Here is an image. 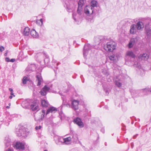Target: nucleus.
Wrapping results in <instances>:
<instances>
[{
	"label": "nucleus",
	"mask_w": 151,
	"mask_h": 151,
	"mask_svg": "<svg viewBox=\"0 0 151 151\" xmlns=\"http://www.w3.org/2000/svg\"><path fill=\"white\" fill-rule=\"evenodd\" d=\"M115 43L113 41L108 42L104 46V49L107 51L112 52L115 49Z\"/></svg>",
	"instance_id": "nucleus-1"
},
{
	"label": "nucleus",
	"mask_w": 151,
	"mask_h": 151,
	"mask_svg": "<svg viewBox=\"0 0 151 151\" xmlns=\"http://www.w3.org/2000/svg\"><path fill=\"white\" fill-rule=\"evenodd\" d=\"M26 130L25 128L23 127H20L19 129H17L16 132L17 136L25 137L27 135V133Z\"/></svg>",
	"instance_id": "nucleus-2"
},
{
	"label": "nucleus",
	"mask_w": 151,
	"mask_h": 151,
	"mask_svg": "<svg viewBox=\"0 0 151 151\" xmlns=\"http://www.w3.org/2000/svg\"><path fill=\"white\" fill-rule=\"evenodd\" d=\"M79 102L77 100H73L71 102V105H70L69 104H64L63 102V105L67 106H68L70 107L73 110H76L78 109V105Z\"/></svg>",
	"instance_id": "nucleus-3"
},
{
	"label": "nucleus",
	"mask_w": 151,
	"mask_h": 151,
	"mask_svg": "<svg viewBox=\"0 0 151 151\" xmlns=\"http://www.w3.org/2000/svg\"><path fill=\"white\" fill-rule=\"evenodd\" d=\"M24 144V143L17 142L13 145V147L17 150H23L25 149Z\"/></svg>",
	"instance_id": "nucleus-4"
},
{
	"label": "nucleus",
	"mask_w": 151,
	"mask_h": 151,
	"mask_svg": "<svg viewBox=\"0 0 151 151\" xmlns=\"http://www.w3.org/2000/svg\"><path fill=\"white\" fill-rule=\"evenodd\" d=\"M91 48V46L90 44H87L85 45L83 50V54L85 58H86L88 54V51Z\"/></svg>",
	"instance_id": "nucleus-5"
},
{
	"label": "nucleus",
	"mask_w": 151,
	"mask_h": 151,
	"mask_svg": "<svg viewBox=\"0 0 151 151\" xmlns=\"http://www.w3.org/2000/svg\"><path fill=\"white\" fill-rule=\"evenodd\" d=\"M93 9L91 6H86L84 9L85 13L88 16L93 14Z\"/></svg>",
	"instance_id": "nucleus-6"
},
{
	"label": "nucleus",
	"mask_w": 151,
	"mask_h": 151,
	"mask_svg": "<svg viewBox=\"0 0 151 151\" xmlns=\"http://www.w3.org/2000/svg\"><path fill=\"white\" fill-rule=\"evenodd\" d=\"M84 2L83 0H80L78 2V7L77 9L78 14L80 15L82 14V7L83 5Z\"/></svg>",
	"instance_id": "nucleus-7"
},
{
	"label": "nucleus",
	"mask_w": 151,
	"mask_h": 151,
	"mask_svg": "<svg viewBox=\"0 0 151 151\" xmlns=\"http://www.w3.org/2000/svg\"><path fill=\"white\" fill-rule=\"evenodd\" d=\"M32 102V101L29 99H26L23 101L22 103V107L26 109L30 105V102Z\"/></svg>",
	"instance_id": "nucleus-8"
},
{
	"label": "nucleus",
	"mask_w": 151,
	"mask_h": 151,
	"mask_svg": "<svg viewBox=\"0 0 151 151\" xmlns=\"http://www.w3.org/2000/svg\"><path fill=\"white\" fill-rule=\"evenodd\" d=\"M74 123L77 124L80 127L82 128L83 127L84 125L83 122H82L81 119L77 117L74 119L73 120Z\"/></svg>",
	"instance_id": "nucleus-9"
},
{
	"label": "nucleus",
	"mask_w": 151,
	"mask_h": 151,
	"mask_svg": "<svg viewBox=\"0 0 151 151\" xmlns=\"http://www.w3.org/2000/svg\"><path fill=\"white\" fill-rule=\"evenodd\" d=\"M119 55L117 54H112L109 56V59L114 62H116L118 60Z\"/></svg>",
	"instance_id": "nucleus-10"
},
{
	"label": "nucleus",
	"mask_w": 151,
	"mask_h": 151,
	"mask_svg": "<svg viewBox=\"0 0 151 151\" xmlns=\"http://www.w3.org/2000/svg\"><path fill=\"white\" fill-rule=\"evenodd\" d=\"M36 81L37 82V85H41L43 84V80L41 75L40 74H37L36 76Z\"/></svg>",
	"instance_id": "nucleus-11"
},
{
	"label": "nucleus",
	"mask_w": 151,
	"mask_h": 151,
	"mask_svg": "<svg viewBox=\"0 0 151 151\" xmlns=\"http://www.w3.org/2000/svg\"><path fill=\"white\" fill-rule=\"evenodd\" d=\"M54 139L56 144L57 145H60L63 143L64 138L58 137H55Z\"/></svg>",
	"instance_id": "nucleus-12"
},
{
	"label": "nucleus",
	"mask_w": 151,
	"mask_h": 151,
	"mask_svg": "<svg viewBox=\"0 0 151 151\" xmlns=\"http://www.w3.org/2000/svg\"><path fill=\"white\" fill-rule=\"evenodd\" d=\"M149 57V55L146 53L140 54L139 57V59L141 60H147Z\"/></svg>",
	"instance_id": "nucleus-13"
},
{
	"label": "nucleus",
	"mask_w": 151,
	"mask_h": 151,
	"mask_svg": "<svg viewBox=\"0 0 151 151\" xmlns=\"http://www.w3.org/2000/svg\"><path fill=\"white\" fill-rule=\"evenodd\" d=\"M36 66L35 64H31L28 65L26 68V70L27 71H34L36 69Z\"/></svg>",
	"instance_id": "nucleus-14"
},
{
	"label": "nucleus",
	"mask_w": 151,
	"mask_h": 151,
	"mask_svg": "<svg viewBox=\"0 0 151 151\" xmlns=\"http://www.w3.org/2000/svg\"><path fill=\"white\" fill-rule=\"evenodd\" d=\"M70 133L72 134V137L71 138L74 142H77L78 139V136L77 134L72 130H71Z\"/></svg>",
	"instance_id": "nucleus-15"
},
{
	"label": "nucleus",
	"mask_w": 151,
	"mask_h": 151,
	"mask_svg": "<svg viewBox=\"0 0 151 151\" xmlns=\"http://www.w3.org/2000/svg\"><path fill=\"white\" fill-rule=\"evenodd\" d=\"M45 110H42V112L40 113V116L39 117V118H37L36 117L35 118V119L36 121H39L40 122L41 120H42L45 117Z\"/></svg>",
	"instance_id": "nucleus-16"
},
{
	"label": "nucleus",
	"mask_w": 151,
	"mask_h": 151,
	"mask_svg": "<svg viewBox=\"0 0 151 151\" xmlns=\"http://www.w3.org/2000/svg\"><path fill=\"white\" fill-rule=\"evenodd\" d=\"M47 86H45L41 90L40 93L43 96L45 95L47 92L49 90L50 88Z\"/></svg>",
	"instance_id": "nucleus-17"
},
{
	"label": "nucleus",
	"mask_w": 151,
	"mask_h": 151,
	"mask_svg": "<svg viewBox=\"0 0 151 151\" xmlns=\"http://www.w3.org/2000/svg\"><path fill=\"white\" fill-rule=\"evenodd\" d=\"M4 143L5 147H8L10 146L12 142H11L10 139L8 137H6L5 138Z\"/></svg>",
	"instance_id": "nucleus-18"
},
{
	"label": "nucleus",
	"mask_w": 151,
	"mask_h": 151,
	"mask_svg": "<svg viewBox=\"0 0 151 151\" xmlns=\"http://www.w3.org/2000/svg\"><path fill=\"white\" fill-rule=\"evenodd\" d=\"M30 106L32 109L34 111H38L39 109L38 104L36 102H33L30 105Z\"/></svg>",
	"instance_id": "nucleus-19"
},
{
	"label": "nucleus",
	"mask_w": 151,
	"mask_h": 151,
	"mask_svg": "<svg viewBox=\"0 0 151 151\" xmlns=\"http://www.w3.org/2000/svg\"><path fill=\"white\" fill-rule=\"evenodd\" d=\"M57 111V109L56 108L53 106L50 107L47 110L45 115L46 116L50 113H55Z\"/></svg>",
	"instance_id": "nucleus-20"
},
{
	"label": "nucleus",
	"mask_w": 151,
	"mask_h": 151,
	"mask_svg": "<svg viewBox=\"0 0 151 151\" xmlns=\"http://www.w3.org/2000/svg\"><path fill=\"white\" fill-rule=\"evenodd\" d=\"M137 29L141 30L144 27V25L143 23L141 21H139L135 25Z\"/></svg>",
	"instance_id": "nucleus-21"
},
{
	"label": "nucleus",
	"mask_w": 151,
	"mask_h": 151,
	"mask_svg": "<svg viewBox=\"0 0 151 151\" xmlns=\"http://www.w3.org/2000/svg\"><path fill=\"white\" fill-rule=\"evenodd\" d=\"M30 35L34 38H37L38 37V33L34 29H32L30 32Z\"/></svg>",
	"instance_id": "nucleus-22"
},
{
	"label": "nucleus",
	"mask_w": 151,
	"mask_h": 151,
	"mask_svg": "<svg viewBox=\"0 0 151 151\" xmlns=\"http://www.w3.org/2000/svg\"><path fill=\"white\" fill-rule=\"evenodd\" d=\"M109 86H103L104 90L105 92L106 95H108L110 91L111 88Z\"/></svg>",
	"instance_id": "nucleus-23"
},
{
	"label": "nucleus",
	"mask_w": 151,
	"mask_h": 151,
	"mask_svg": "<svg viewBox=\"0 0 151 151\" xmlns=\"http://www.w3.org/2000/svg\"><path fill=\"white\" fill-rule=\"evenodd\" d=\"M136 28V26L135 24H133L132 25L131 27L130 30V33L131 34H134L136 33L137 32V29Z\"/></svg>",
	"instance_id": "nucleus-24"
},
{
	"label": "nucleus",
	"mask_w": 151,
	"mask_h": 151,
	"mask_svg": "<svg viewBox=\"0 0 151 151\" xmlns=\"http://www.w3.org/2000/svg\"><path fill=\"white\" fill-rule=\"evenodd\" d=\"M29 34V29L28 27H25L23 32L24 35L25 36H28Z\"/></svg>",
	"instance_id": "nucleus-25"
},
{
	"label": "nucleus",
	"mask_w": 151,
	"mask_h": 151,
	"mask_svg": "<svg viewBox=\"0 0 151 151\" xmlns=\"http://www.w3.org/2000/svg\"><path fill=\"white\" fill-rule=\"evenodd\" d=\"M73 18L75 22H79L80 20V18L78 17V15L76 13H73Z\"/></svg>",
	"instance_id": "nucleus-26"
},
{
	"label": "nucleus",
	"mask_w": 151,
	"mask_h": 151,
	"mask_svg": "<svg viewBox=\"0 0 151 151\" xmlns=\"http://www.w3.org/2000/svg\"><path fill=\"white\" fill-rule=\"evenodd\" d=\"M145 29L147 36L150 37L151 36V29L148 27H145Z\"/></svg>",
	"instance_id": "nucleus-27"
},
{
	"label": "nucleus",
	"mask_w": 151,
	"mask_h": 151,
	"mask_svg": "<svg viewBox=\"0 0 151 151\" xmlns=\"http://www.w3.org/2000/svg\"><path fill=\"white\" fill-rule=\"evenodd\" d=\"M71 140V138L70 137L64 138L63 143L66 144H68L70 143Z\"/></svg>",
	"instance_id": "nucleus-28"
},
{
	"label": "nucleus",
	"mask_w": 151,
	"mask_h": 151,
	"mask_svg": "<svg viewBox=\"0 0 151 151\" xmlns=\"http://www.w3.org/2000/svg\"><path fill=\"white\" fill-rule=\"evenodd\" d=\"M41 104L43 107H47L48 105V102L45 99L41 101Z\"/></svg>",
	"instance_id": "nucleus-29"
},
{
	"label": "nucleus",
	"mask_w": 151,
	"mask_h": 151,
	"mask_svg": "<svg viewBox=\"0 0 151 151\" xmlns=\"http://www.w3.org/2000/svg\"><path fill=\"white\" fill-rule=\"evenodd\" d=\"M127 55L132 58H134L135 57V55L132 51H128L127 52Z\"/></svg>",
	"instance_id": "nucleus-30"
},
{
	"label": "nucleus",
	"mask_w": 151,
	"mask_h": 151,
	"mask_svg": "<svg viewBox=\"0 0 151 151\" xmlns=\"http://www.w3.org/2000/svg\"><path fill=\"white\" fill-rule=\"evenodd\" d=\"M91 5L90 6H91L93 9V8L95 7H96L97 6V2L96 1L93 0L91 2Z\"/></svg>",
	"instance_id": "nucleus-31"
},
{
	"label": "nucleus",
	"mask_w": 151,
	"mask_h": 151,
	"mask_svg": "<svg viewBox=\"0 0 151 151\" xmlns=\"http://www.w3.org/2000/svg\"><path fill=\"white\" fill-rule=\"evenodd\" d=\"M29 81V79L26 77H24L22 80L23 83L24 84H26L27 82Z\"/></svg>",
	"instance_id": "nucleus-32"
},
{
	"label": "nucleus",
	"mask_w": 151,
	"mask_h": 151,
	"mask_svg": "<svg viewBox=\"0 0 151 151\" xmlns=\"http://www.w3.org/2000/svg\"><path fill=\"white\" fill-rule=\"evenodd\" d=\"M114 82L115 83V85H121V82L120 80H119L118 78H116L114 80Z\"/></svg>",
	"instance_id": "nucleus-33"
},
{
	"label": "nucleus",
	"mask_w": 151,
	"mask_h": 151,
	"mask_svg": "<svg viewBox=\"0 0 151 151\" xmlns=\"http://www.w3.org/2000/svg\"><path fill=\"white\" fill-rule=\"evenodd\" d=\"M137 38H133L131 39L130 41L133 44H135L137 42Z\"/></svg>",
	"instance_id": "nucleus-34"
},
{
	"label": "nucleus",
	"mask_w": 151,
	"mask_h": 151,
	"mask_svg": "<svg viewBox=\"0 0 151 151\" xmlns=\"http://www.w3.org/2000/svg\"><path fill=\"white\" fill-rule=\"evenodd\" d=\"M134 66L136 67L137 68H138L140 69L141 68V66L140 64L137 62L135 63L134 64Z\"/></svg>",
	"instance_id": "nucleus-35"
},
{
	"label": "nucleus",
	"mask_w": 151,
	"mask_h": 151,
	"mask_svg": "<svg viewBox=\"0 0 151 151\" xmlns=\"http://www.w3.org/2000/svg\"><path fill=\"white\" fill-rule=\"evenodd\" d=\"M134 44H133L130 41L129 42V43L128 45V47L129 48H132L133 46L134 45Z\"/></svg>",
	"instance_id": "nucleus-36"
},
{
	"label": "nucleus",
	"mask_w": 151,
	"mask_h": 151,
	"mask_svg": "<svg viewBox=\"0 0 151 151\" xmlns=\"http://www.w3.org/2000/svg\"><path fill=\"white\" fill-rule=\"evenodd\" d=\"M45 63H47L48 62L50 61L48 57L46 56V58H45L44 60Z\"/></svg>",
	"instance_id": "nucleus-37"
},
{
	"label": "nucleus",
	"mask_w": 151,
	"mask_h": 151,
	"mask_svg": "<svg viewBox=\"0 0 151 151\" xmlns=\"http://www.w3.org/2000/svg\"><path fill=\"white\" fill-rule=\"evenodd\" d=\"M144 91L146 92H151V88H147L144 89Z\"/></svg>",
	"instance_id": "nucleus-38"
},
{
	"label": "nucleus",
	"mask_w": 151,
	"mask_h": 151,
	"mask_svg": "<svg viewBox=\"0 0 151 151\" xmlns=\"http://www.w3.org/2000/svg\"><path fill=\"white\" fill-rule=\"evenodd\" d=\"M140 71H141L142 73L140 74L141 76H142L144 74V71L142 69H140Z\"/></svg>",
	"instance_id": "nucleus-39"
},
{
	"label": "nucleus",
	"mask_w": 151,
	"mask_h": 151,
	"mask_svg": "<svg viewBox=\"0 0 151 151\" xmlns=\"http://www.w3.org/2000/svg\"><path fill=\"white\" fill-rule=\"evenodd\" d=\"M4 50V48L2 46L0 47V51L2 52L3 50Z\"/></svg>",
	"instance_id": "nucleus-40"
},
{
	"label": "nucleus",
	"mask_w": 151,
	"mask_h": 151,
	"mask_svg": "<svg viewBox=\"0 0 151 151\" xmlns=\"http://www.w3.org/2000/svg\"><path fill=\"white\" fill-rule=\"evenodd\" d=\"M41 127H42L41 126H36L35 129L36 130H38L40 129Z\"/></svg>",
	"instance_id": "nucleus-41"
},
{
	"label": "nucleus",
	"mask_w": 151,
	"mask_h": 151,
	"mask_svg": "<svg viewBox=\"0 0 151 151\" xmlns=\"http://www.w3.org/2000/svg\"><path fill=\"white\" fill-rule=\"evenodd\" d=\"M40 22L41 23V25H42L43 24V20L42 19H40L38 21H37V22Z\"/></svg>",
	"instance_id": "nucleus-42"
},
{
	"label": "nucleus",
	"mask_w": 151,
	"mask_h": 151,
	"mask_svg": "<svg viewBox=\"0 0 151 151\" xmlns=\"http://www.w3.org/2000/svg\"><path fill=\"white\" fill-rule=\"evenodd\" d=\"M6 151H13V149L10 148L9 147Z\"/></svg>",
	"instance_id": "nucleus-43"
},
{
	"label": "nucleus",
	"mask_w": 151,
	"mask_h": 151,
	"mask_svg": "<svg viewBox=\"0 0 151 151\" xmlns=\"http://www.w3.org/2000/svg\"><path fill=\"white\" fill-rule=\"evenodd\" d=\"M5 60H6V61L8 62H9L10 61L9 58H7V57L6 58Z\"/></svg>",
	"instance_id": "nucleus-44"
},
{
	"label": "nucleus",
	"mask_w": 151,
	"mask_h": 151,
	"mask_svg": "<svg viewBox=\"0 0 151 151\" xmlns=\"http://www.w3.org/2000/svg\"><path fill=\"white\" fill-rule=\"evenodd\" d=\"M15 59H12L10 60V61L11 62H14L15 61Z\"/></svg>",
	"instance_id": "nucleus-45"
},
{
	"label": "nucleus",
	"mask_w": 151,
	"mask_h": 151,
	"mask_svg": "<svg viewBox=\"0 0 151 151\" xmlns=\"http://www.w3.org/2000/svg\"><path fill=\"white\" fill-rule=\"evenodd\" d=\"M11 95L13 96H15V95H14V94L13 93V91L11 92Z\"/></svg>",
	"instance_id": "nucleus-46"
},
{
	"label": "nucleus",
	"mask_w": 151,
	"mask_h": 151,
	"mask_svg": "<svg viewBox=\"0 0 151 151\" xmlns=\"http://www.w3.org/2000/svg\"><path fill=\"white\" fill-rule=\"evenodd\" d=\"M8 52V51L7 50L6 51V52L4 54L5 56H6L7 55V53Z\"/></svg>",
	"instance_id": "nucleus-47"
},
{
	"label": "nucleus",
	"mask_w": 151,
	"mask_h": 151,
	"mask_svg": "<svg viewBox=\"0 0 151 151\" xmlns=\"http://www.w3.org/2000/svg\"><path fill=\"white\" fill-rule=\"evenodd\" d=\"M9 91H11V92H12V91H13V90L12 89V88H9Z\"/></svg>",
	"instance_id": "nucleus-48"
},
{
	"label": "nucleus",
	"mask_w": 151,
	"mask_h": 151,
	"mask_svg": "<svg viewBox=\"0 0 151 151\" xmlns=\"http://www.w3.org/2000/svg\"><path fill=\"white\" fill-rule=\"evenodd\" d=\"M120 86V85H119V86H116L119 88H120L121 87V86Z\"/></svg>",
	"instance_id": "nucleus-49"
},
{
	"label": "nucleus",
	"mask_w": 151,
	"mask_h": 151,
	"mask_svg": "<svg viewBox=\"0 0 151 151\" xmlns=\"http://www.w3.org/2000/svg\"><path fill=\"white\" fill-rule=\"evenodd\" d=\"M9 98L10 99H12V95H11L9 97Z\"/></svg>",
	"instance_id": "nucleus-50"
},
{
	"label": "nucleus",
	"mask_w": 151,
	"mask_h": 151,
	"mask_svg": "<svg viewBox=\"0 0 151 151\" xmlns=\"http://www.w3.org/2000/svg\"><path fill=\"white\" fill-rule=\"evenodd\" d=\"M6 108L7 109H9L10 108V107L8 106H7L6 107Z\"/></svg>",
	"instance_id": "nucleus-51"
},
{
	"label": "nucleus",
	"mask_w": 151,
	"mask_h": 151,
	"mask_svg": "<svg viewBox=\"0 0 151 151\" xmlns=\"http://www.w3.org/2000/svg\"><path fill=\"white\" fill-rule=\"evenodd\" d=\"M135 137H136V136H133L134 138H135Z\"/></svg>",
	"instance_id": "nucleus-52"
},
{
	"label": "nucleus",
	"mask_w": 151,
	"mask_h": 151,
	"mask_svg": "<svg viewBox=\"0 0 151 151\" xmlns=\"http://www.w3.org/2000/svg\"><path fill=\"white\" fill-rule=\"evenodd\" d=\"M9 106H10L11 105V104L10 103L9 104Z\"/></svg>",
	"instance_id": "nucleus-53"
},
{
	"label": "nucleus",
	"mask_w": 151,
	"mask_h": 151,
	"mask_svg": "<svg viewBox=\"0 0 151 151\" xmlns=\"http://www.w3.org/2000/svg\"><path fill=\"white\" fill-rule=\"evenodd\" d=\"M44 151H47V150H45Z\"/></svg>",
	"instance_id": "nucleus-54"
},
{
	"label": "nucleus",
	"mask_w": 151,
	"mask_h": 151,
	"mask_svg": "<svg viewBox=\"0 0 151 151\" xmlns=\"http://www.w3.org/2000/svg\"><path fill=\"white\" fill-rule=\"evenodd\" d=\"M56 64H57V65H58V63H57Z\"/></svg>",
	"instance_id": "nucleus-55"
}]
</instances>
